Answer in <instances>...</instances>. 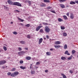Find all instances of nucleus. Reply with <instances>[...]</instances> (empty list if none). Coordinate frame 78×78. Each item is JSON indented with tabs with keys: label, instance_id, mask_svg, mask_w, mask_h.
Instances as JSON below:
<instances>
[{
	"label": "nucleus",
	"instance_id": "obj_10",
	"mask_svg": "<svg viewBox=\"0 0 78 78\" xmlns=\"http://www.w3.org/2000/svg\"><path fill=\"white\" fill-rule=\"evenodd\" d=\"M40 6L41 7H44L46 6V4L44 3H42L40 4Z\"/></svg>",
	"mask_w": 78,
	"mask_h": 78
},
{
	"label": "nucleus",
	"instance_id": "obj_1",
	"mask_svg": "<svg viewBox=\"0 0 78 78\" xmlns=\"http://www.w3.org/2000/svg\"><path fill=\"white\" fill-rule=\"evenodd\" d=\"M7 2L10 5H16L20 7H21V4L19 3V2H14L13 3V2L12 1L10 0H9L7 1Z\"/></svg>",
	"mask_w": 78,
	"mask_h": 78
},
{
	"label": "nucleus",
	"instance_id": "obj_32",
	"mask_svg": "<svg viewBox=\"0 0 78 78\" xmlns=\"http://www.w3.org/2000/svg\"><path fill=\"white\" fill-rule=\"evenodd\" d=\"M30 26V24H27L26 25H25V26L27 27H29Z\"/></svg>",
	"mask_w": 78,
	"mask_h": 78
},
{
	"label": "nucleus",
	"instance_id": "obj_3",
	"mask_svg": "<svg viewBox=\"0 0 78 78\" xmlns=\"http://www.w3.org/2000/svg\"><path fill=\"white\" fill-rule=\"evenodd\" d=\"M45 31L46 33H48L50 32L51 31V29L49 27H48L47 26H46L45 27Z\"/></svg>",
	"mask_w": 78,
	"mask_h": 78
},
{
	"label": "nucleus",
	"instance_id": "obj_47",
	"mask_svg": "<svg viewBox=\"0 0 78 78\" xmlns=\"http://www.w3.org/2000/svg\"><path fill=\"white\" fill-rule=\"evenodd\" d=\"M51 12H52L54 14L56 13L54 11H51Z\"/></svg>",
	"mask_w": 78,
	"mask_h": 78
},
{
	"label": "nucleus",
	"instance_id": "obj_42",
	"mask_svg": "<svg viewBox=\"0 0 78 78\" xmlns=\"http://www.w3.org/2000/svg\"><path fill=\"white\" fill-rule=\"evenodd\" d=\"M13 34L15 35H17V33L16 31L14 32Z\"/></svg>",
	"mask_w": 78,
	"mask_h": 78
},
{
	"label": "nucleus",
	"instance_id": "obj_29",
	"mask_svg": "<svg viewBox=\"0 0 78 78\" xmlns=\"http://www.w3.org/2000/svg\"><path fill=\"white\" fill-rule=\"evenodd\" d=\"M72 57H73V56H70V57L68 58L67 59H68V60H71L72 59Z\"/></svg>",
	"mask_w": 78,
	"mask_h": 78
},
{
	"label": "nucleus",
	"instance_id": "obj_19",
	"mask_svg": "<svg viewBox=\"0 0 78 78\" xmlns=\"http://www.w3.org/2000/svg\"><path fill=\"white\" fill-rule=\"evenodd\" d=\"M61 75L63 76V78H67L66 76L63 73H61Z\"/></svg>",
	"mask_w": 78,
	"mask_h": 78
},
{
	"label": "nucleus",
	"instance_id": "obj_49",
	"mask_svg": "<svg viewBox=\"0 0 78 78\" xmlns=\"http://www.w3.org/2000/svg\"><path fill=\"white\" fill-rule=\"evenodd\" d=\"M69 72L71 73H73V71L72 70H69Z\"/></svg>",
	"mask_w": 78,
	"mask_h": 78
},
{
	"label": "nucleus",
	"instance_id": "obj_58",
	"mask_svg": "<svg viewBox=\"0 0 78 78\" xmlns=\"http://www.w3.org/2000/svg\"><path fill=\"white\" fill-rule=\"evenodd\" d=\"M20 24H21V25L22 26H23V23H20Z\"/></svg>",
	"mask_w": 78,
	"mask_h": 78
},
{
	"label": "nucleus",
	"instance_id": "obj_56",
	"mask_svg": "<svg viewBox=\"0 0 78 78\" xmlns=\"http://www.w3.org/2000/svg\"><path fill=\"white\" fill-rule=\"evenodd\" d=\"M13 22H11V24H13Z\"/></svg>",
	"mask_w": 78,
	"mask_h": 78
},
{
	"label": "nucleus",
	"instance_id": "obj_23",
	"mask_svg": "<svg viewBox=\"0 0 78 78\" xmlns=\"http://www.w3.org/2000/svg\"><path fill=\"white\" fill-rule=\"evenodd\" d=\"M20 43L21 44H25V42L24 41H20Z\"/></svg>",
	"mask_w": 78,
	"mask_h": 78
},
{
	"label": "nucleus",
	"instance_id": "obj_48",
	"mask_svg": "<svg viewBox=\"0 0 78 78\" xmlns=\"http://www.w3.org/2000/svg\"><path fill=\"white\" fill-rule=\"evenodd\" d=\"M40 64V63L39 62H38L36 63V65H39Z\"/></svg>",
	"mask_w": 78,
	"mask_h": 78
},
{
	"label": "nucleus",
	"instance_id": "obj_15",
	"mask_svg": "<svg viewBox=\"0 0 78 78\" xmlns=\"http://www.w3.org/2000/svg\"><path fill=\"white\" fill-rule=\"evenodd\" d=\"M69 4L72 5H73L76 4L75 2H73L72 1H71V2L69 3Z\"/></svg>",
	"mask_w": 78,
	"mask_h": 78
},
{
	"label": "nucleus",
	"instance_id": "obj_22",
	"mask_svg": "<svg viewBox=\"0 0 78 78\" xmlns=\"http://www.w3.org/2000/svg\"><path fill=\"white\" fill-rule=\"evenodd\" d=\"M18 19L21 22H23L24 21L23 20L21 19L19 17H18Z\"/></svg>",
	"mask_w": 78,
	"mask_h": 78
},
{
	"label": "nucleus",
	"instance_id": "obj_39",
	"mask_svg": "<svg viewBox=\"0 0 78 78\" xmlns=\"http://www.w3.org/2000/svg\"><path fill=\"white\" fill-rule=\"evenodd\" d=\"M7 67V66H2V68L3 69H6Z\"/></svg>",
	"mask_w": 78,
	"mask_h": 78
},
{
	"label": "nucleus",
	"instance_id": "obj_30",
	"mask_svg": "<svg viewBox=\"0 0 78 78\" xmlns=\"http://www.w3.org/2000/svg\"><path fill=\"white\" fill-rule=\"evenodd\" d=\"M63 36L64 37H66L67 36V34L65 32L63 33Z\"/></svg>",
	"mask_w": 78,
	"mask_h": 78
},
{
	"label": "nucleus",
	"instance_id": "obj_9",
	"mask_svg": "<svg viewBox=\"0 0 78 78\" xmlns=\"http://www.w3.org/2000/svg\"><path fill=\"white\" fill-rule=\"evenodd\" d=\"M60 7L62 9L65 8V5L63 4H61L60 5Z\"/></svg>",
	"mask_w": 78,
	"mask_h": 78
},
{
	"label": "nucleus",
	"instance_id": "obj_5",
	"mask_svg": "<svg viewBox=\"0 0 78 78\" xmlns=\"http://www.w3.org/2000/svg\"><path fill=\"white\" fill-rule=\"evenodd\" d=\"M74 15L73 13H71L70 14V18L71 19H74Z\"/></svg>",
	"mask_w": 78,
	"mask_h": 78
},
{
	"label": "nucleus",
	"instance_id": "obj_37",
	"mask_svg": "<svg viewBox=\"0 0 78 78\" xmlns=\"http://www.w3.org/2000/svg\"><path fill=\"white\" fill-rule=\"evenodd\" d=\"M20 64H22L23 63V60H20Z\"/></svg>",
	"mask_w": 78,
	"mask_h": 78
},
{
	"label": "nucleus",
	"instance_id": "obj_43",
	"mask_svg": "<svg viewBox=\"0 0 78 78\" xmlns=\"http://www.w3.org/2000/svg\"><path fill=\"white\" fill-rule=\"evenodd\" d=\"M32 64H30V69H31L32 68Z\"/></svg>",
	"mask_w": 78,
	"mask_h": 78
},
{
	"label": "nucleus",
	"instance_id": "obj_38",
	"mask_svg": "<svg viewBox=\"0 0 78 78\" xmlns=\"http://www.w3.org/2000/svg\"><path fill=\"white\" fill-rule=\"evenodd\" d=\"M42 23L44 25H48V23H45L43 22V23Z\"/></svg>",
	"mask_w": 78,
	"mask_h": 78
},
{
	"label": "nucleus",
	"instance_id": "obj_35",
	"mask_svg": "<svg viewBox=\"0 0 78 78\" xmlns=\"http://www.w3.org/2000/svg\"><path fill=\"white\" fill-rule=\"evenodd\" d=\"M16 68H14L12 69V70H11V71H15L16 70Z\"/></svg>",
	"mask_w": 78,
	"mask_h": 78
},
{
	"label": "nucleus",
	"instance_id": "obj_25",
	"mask_svg": "<svg viewBox=\"0 0 78 78\" xmlns=\"http://www.w3.org/2000/svg\"><path fill=\"white\" fill-rule=\"evenodd\" d=\"M31 73L32 74H34L35 73V72L34 70L31 71Z\"/></svg>",
	"mask_w": 78,
	"mask_h": 78
},
{
	"label": "nucleus",
	"instance_id": "obj_59",
	"mask_svg": "<svg viewBox=\"0 0 78 78\" xmlns=\"http://www.w3.org/2000/svg\"><path fill=\"white\" fill-rule=\"evenodd\" d=\"M39 25H40V26H41V25H42L41 24H39Z\"/></svg>",
	"mask_w": 78,
	"mask_h": 78
},
{
	"label": "nucleus",
	"instance_id": "obj_36",
	"mask_svg": "<svg viewBox=\"0 0 78 78\" xmlns=\"http://www.w3.org/2000/svg\"><path fill=\"white\" fill-rule=\"evenodd\" d=\"M76 52V51L75 50H73L72 51V55H73L74 53Z\"/></svg>",
	"mask_w": 78,
	"mask_h": 78
},
{
	"label": "nucleus",
	"instance_id": "obj_45",
	"mask_svg": "<svg viewBox=\"0 0 78 78\" xmlns=\"http://www.w3.org/2000/svg\"><path fill=\"white\" fill-rule=\"evenodd\" d=\"M18 48L19 49V50L20 51H22V48H21L19 47Z\"/></svg>",
	"mask_w": 78,
	"mask_h": 78
},
{
	"label": "nucleus",
	"instance_id": "obj_16",
	"mask_svg": "<svg viewBox=\"0 0 78 78\" xmlns=\"http://www.w3.org/2000/svg\"><path fill=\"white\" fill-rule=\"evenodd\" d=\"M70 55V54L68 52V51H65V55Z\"/></svg>",
	"mask_w": 78,
	"mask_h": 78
},
{
	"label": "nucleus",
	"instance_id": "obj_31",
	"mask_svg": "<svg viewBox=\"0 0 78 78\" xmlns=\"http://www.w3.org/2000/svg\"><path fill=\"white\" fill-rule=\"evenodd\" d=\"M27 2L28 3V4H29V5L30 6L31 5V1L29 0H28L27 1Z\"/></svg>",
	"mask_w": 78,
	"mask_h": 78
},
{
	"label": "nucleus",
	"instance_id": "obj_2",
	"mask_svg": "<svg viewBox=\"0 0 78 78\" xmlns=\"http://www.w3.org/2000/svg\"><path fill=\"white\" fill-rule=\"evenodd\" d=\"M19 73L18 71L14 72V73H12L10 72H8L7 73V75L9 76L11 75V76L12 77H15L17 75H18Z\"/></svg>",
	"mask_w": 78,
	"mask_h": 78
},
{
	"label": "nucleus",
	"instance_id": "obj_40",
	"mask_svg": "<svg viewBox=\"0 0 78 78\" xmlns=\"http://www.w3.org/2000/svg\"><path fill=\"white\" fill-rule=\"evenodd\" d=\"M69 14H70V13L69 12H68L66 13V16H68V17H69Z\"/></svg>",
	"mask_w": 78,
	"mask_h": 78
},
{
	"label": "nucleus",
	"instance_id": "obj_55",
	"mask_svg": "<svg viewBox=\"0 0 78 78\" xmlns=\"http://www.w3.org/2000/svg\"><path fill=\"white\" fill-rule=\"evenodd\" d=\"M66 7H68V8H69V6L68 5H66Z\"/></svg>",
	"mask_w": 78,
	"mask_h": 78
},
{
	"label": "nucleus",
	"instance_id": "obj_6",
	"mask_svg": "<svg viewBox=\"0 0 78 78\" xmlns=\"http://www.w3.org/2000/svg\"><path fill=\"white\" fill-rule=\"evenodd\" d=\"M43 26H38L36 28V31H38L41 28V27H42Z\"/></svg>",
	"mask_w": 78,
	"mask_h": 78
},
{
	"label": "nucleus",
	"instance_id": "obj_12",
	"mask_svg": "<svg viewBox=\"0 0 78 78\" xmlns=\"http://www.w3.org/2000/svg\"><path fill=\"white\" fill-rule=\"evenodd\" d=\"M31 58L30 56H27L26 57V59L27 60H30Z\"/></svg>",
	"mask_w": 78,
	"mask_h": 78
},
{
	"label": "nucleus",
	"instance_id": "obj_20",
	"mask_svg": "<svg viewBox=\"0 0 78 78\" xmlns=\"http://www.w3.org/2000/svg\"><path fill=\"white\" fill-rule=\"evenodd\" d=\"M58 21L59 22H61L63 21V20L62 19L60 18L58 19Z\"/></svg>",
	"mask_w": 78,
	"mask_h": 78
},
{
	"label": "nucleus",
	"instance_id": "obj_17",
	"mask_svg": "<svg viewBox=\"0 0 78 78\" xmlns=\"http://www.w3.org/2000/svg\"><path fill=\"white\" fill-rule=\"evenodd\" d=\"M20 68L22 69H26V66H20Z\"/></svg>",
	"mask_w": 78,
	"mask_h": 78
},
{
	"label": "nucleus",
	"instance_id": "obj_11",
	"mask_svg": "<svg viewBox=\"0 0 78 78\" xmlns=\"http://www.w3.org/2000/svg\"><path fill=\"white\" fill-rule=\"evenodd\" d=\"M66 59V57L62 56V57H61V60H62L65 61Z\"/></svg>",
	"mask_w": 78,
	"mask_h": 78
},
{
	"label": "nucleus",
	"instance_id": "obj_51",
	"mask_svg": "<svg viewBox=\"0 0 78 78\" xmlns=\"http://www.w3.org/2000/svg\"><path fill=\"white\" fill-rule=\"evenodd\" d=\"M48 72V69H46L45 70V72L46 73Z\"/></svg>",
	"mask_w": 78,
	"mask_h": 78
},
{
	"label": "nucleus",
	"instance_id": "obj_21",
	"mask_svg": "<svg viewBox=\"0 0 78 78\" xmlns=\"http://www.w3.org/2000/svg\"><path fill=\"white\" fill-rule=\"evenodd\" d=\"M51 54V53L49 52H46V55L48 56H50Z\"/></svg>",
	"mask_w": 78,
	"mask_h": 78
},
{
	"label": "nucleus",
	"instance_id": "obj_14",
	"mask_svg": "<svg viewBox=\"0 0 78 78\" xmlns=\"http://www.w3.org/2000/svg\"><path fill=\"white\" fill-rule=\"evenodd\" d=\"M62 47V46H61L59 45H54V47L55 48H60L61 47Z\"/></svg>",
	"mask_w": 78,
	"mask_h": 78
},
{
	"label": "nucleus",
	"instance_id": "obj_53",
	"mask_svg": "<svg viewBox=\"0 0 78 78\" xmlns=\"http://www.w3.org/2000/svg\"><path fill=\"white\" fill-rule=\"evenodd\" d=\"M50 50L51 51H53V48H51L50 49Z\"/></svg>",
	"mask_w": 78,
	"mask_h": 78
},
{
	"label": "nucleus",
	"instance_id": "obj_4",
	"mask_svg": "<svg viewBox=\"0 0 78 78\" xmlns=\"http://www.w3.org/2000/svg\"><path fill=\"white\" fill-rule=\"evenodd\" d=\"M6 61L5 60H3L1 61H0V66L2 65H3L6 63Z\"/></svg>",
	"mask_w": 78,
	"mask_h": 78
},
{
	"label": "nucleus",
	"instance_id": "obj_27",
	"mask_svg": "<svg viewBox=\"0 0 78 78\" xmlns=\"http://www.w3.org/2000/svg\"><path fill=\"white\" fill-rule=\"evenodd\" d=\"M64 48L65 49H66L67 48V45L66 44H65V45H64Z\"/></svg>",
	"mask_w": 78,
	"mask_h": 78
},
{
	"label": "nucleus",
	"instance_id": "obj_54",
	"mask_svg": "<svg viewBox=\"0 0 78 78\" xmlns=\"http://www.w3.org/2000/svg\"><path fill=\"white\" fill-rule=\"evenodd\" d=\"M16 11L18 12H20V11H19L18 10H16Z\"/></svg>",
	"mask_w": 78,
	"mask_h": 78
},
{
	"label": "nucleus",
	"instance_id": "obj_57",
	"mask_svg": "<svg viewBox=\"0 0 78 78\" xmlns=\"http://www.w3.org/2000/svg\"><path fill=\"white\" fill-rule=\"evenodd\" d=\"M44 40H46V38L45 37H44Z\"/></svg>",
	"mask_w": 78,
	"mask_h": 78
},
{
	"label": "nucleus",
	"instance_id": "obj_61",
	"mask_svg": "<svg viewBox=\"0 0 78 78\" xmlns=\"http://www.w3.org/2000/svg\"><path fill=\"white\" fill-rule=\"evenodd\" d=\"M77 58H78V55L77 56Z\"/></svg>",
	"mask_w": 78,
	"mask_h": 78
},
{
	"label": "nucleus",
	"instance_id": "obj_41",
	"mask_svg": "<svg viewBox=\"0 0 78 78\" xmlns=\"http://www.w3.org/2000/svg\"><path fill=\"white\" fill-rule=\"evenodd\" d=\"M3 48L5 51H6L7 50V48L5 46H4L3 47Z\"/></svg>",
	"mask_w": 78,
	"mask_h": 78
},
{
	"label": "nucleus",
	"instance_id": "obj_7",
	"mask_svg": "<svg viewBox=\"0 0 78 78\" xmlns=\"http://www.w3.org/2000/svg\"><path fill=\"white\" fill-rule=\"evenodd\" d=\"M43 41V39L42 38H41L39 40L38 44H40L42 43Z\"/></svg>",
	"mask_w": 78,
	"mask_h": 78
},
{
	"label": "nucleus",
	"instance_id": "obj_60",
	"mask_svg": "<svg viewBox=\"0 0 78 78\" xmlns=\"http://www.w3.org/2000/svg\"><path fill=\"white\" fill-rule=\"evenodd\" d=\"M60 78H62V77H60Z\"/></svg>",
	"mask_w": 78,
	"mask_h": 78
},
{
	"label": "nucleus",
	"instance_id": "obj_8",
	"mask_svg": "<svg viewBox=\"0 0 78 78\" xmlns=\"http://www.w3.org/2000/svg\"><path fill=\"white\" fill-rule=\"evenodd\" d=\"M55 45H58L61 44V42L59 41H55Z\"/></svg>",
	"mask_w": 78,
	"mask_h": 78
},
{
	"label": "nucleus",
	"instance_id": "obj_26",
	"mask_svg": "<svg viewBox=\"0 0 78 78\" xmlns=\"http://www.w3.org/2000/svg\"><path fill=\"white\" fill-rule=\"evenodd\" d=\"M66 0H59V2L60 3L64 2L66 1Z\"/></svg>",
	"mask_w": 78,
	"mask_h": 78
},
{
	"label": "nucleus",
	"instance_id": "obj_62",
	"mask_svg": "<svg viewBox=\"0 0 78 78\" xmlns=\"http://www.w3.org/2000/svg\"><path fill=\"white\" fill-rule=\"evenodd\" d=\"M1 52V50H0V52Z\"/></svg>",
	"mask_w": 78,
	"mask_h": 78
},
{
	"label": "nucleus",
	"instance_id": "obj_18",
	"mask_svg": "<svg viewBox=\"0 0 78 78\" xmlns=\"http://www.w3.org/2000/svg\"><path fill=\"white\" fill-rule=\"evenodd\" d=\"M44 2L45 3H49L50 2V1L49 0H44Z\"/></svg>",
	"mask_w": 78,
	"mask_h": 78
},
{
	"label": "nucleus",
	"instance_id": "obj_46",
	"mask_svg": "<svg viewBox=\"0 0 78 78\" xmlns=\"http://www.w3.org/2000/svg\"><path fill=\"white\" fill-rule=\"evenodd\" d=\"M75 3L78 4V1L75 0Z\"/></svg>",
	"mask_w": 78,
	"mask_h": 78
},
{
	"label": "nucleus",
	"instance_id": "obj_24",
	"mask_svg": "<svg viewBox=\"0 0 78 78\" xmlns=\"http://www.w3.org/2000/svg\"><path fill=\"white\" fill-rule=\"evenodd\" d=\"M60 28L62 30H64L65 29V27L64 26H60Z\"/></svg>",
	"mask_w": 78,
	"mask_h": 78
},
{
	"label": "nucleus",
	"instance_id": "obj_34",
	"mask_svg": "<svg viewBox=\"0 0 78 78\" xmlns=\"http://www.w3.org/2000/svg\"><path fill=\"white\" fill-rule=\"evenodd\" d=\"M40 32L41 33H43L44 31L42 29H41L40 30Z\"/></svg>",
	"mask_w": 78,
	"mask_h": 78
},
{
	"label": "nucleus",
	"instance_id": "obj_50",
	"mask_svg": "<svg viewBox=\"0 0 78 78\" xmlns=\"http://www.w3.org/2000/svg\"><path fill=\"white\" fill-rule=\"evenodd\" d=\"M46 38L47 39H49V37L48 36V35H46Z\"/></svg>",
	"mask_w": 78,
	"mask_h": 78
},
{
	"label": "nucleus",
	"instance_id": "obj_52",
	"mask_svg": "<svg viewBox=\"0 0 78 78\" xmlns=\"http://www.w3.org/2000/svg\"><path fill=\"white\" fill-rule=\"evenodd\" d=\"M25 49L26 50H28V48H25Z\"/></svg>",
	"mask_w": 78,
	"mask_h": 78
},
{
	"label": "nucleus",
	"instance_id": "obj_33",
	"mask_svg": "<svg viewBox=\"0 0 78 78\" xmlns=\"http://www.w3.org/2000/svg\"><path fill=\"white\" fill-rule=\"evenodd\" d=\"M27 37L28 39H30V38H31V36L30 34L27 35Z\"/></svg>",
	"mask_w": 78,
	"mask_h": 78
},
{
	"label": "nucleus",
	"instance_id": "obj_28",
	"mask_svg": "<svg viewBox=\"0 0 78 78\" xmlns=\"http://www.w3.org/2000/svg\"><path fill=\"white\" fill-rule=\"evenodd\" d=\"M24 51H21L20 52L18 53V54L20 55H21L23 53H24Z\"/></svg>",
	"mask_w": 78,
	"mask_h": 78
},
{
	"label": "nucleus",
	"instance_id": "obj_44",
	"mask_svg": "<svg viewBox=\"0 0 78 78\" xmlns=\"http://www.w3.org/2000/svg\"><path fill=\"white\" fill-rule=\"evenodd\" d=\"M48 9H51V7H50V6H49V7H48L47 8Z\"/></svg>",
	"mask_w": 78,
	"mask_h": 78
},
{
	"label": "nucleus",
	"instance_id": "obj_13",
	"mask_svg": "<svg viewBox=\"0 0 78 78\" xmlns=\"http://www.w3.org/2000/svg\"><path fill=\"white\" fill-rule=\"evenodd\" d=\"M63 18H64V19H65V20H68V18L66 16L64 15L63 16Z\"/></svg>",
	"mask_w": 78,
	"mask_h": 78
}]
</instances>
